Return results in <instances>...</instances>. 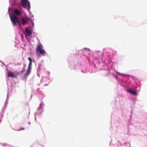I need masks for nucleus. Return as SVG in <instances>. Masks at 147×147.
Masks as SVG:
<instances>
[{"label":"nucleus","mask_w":147,"mask_h":147,"mask_svg":"<svg viewBox=\"0 0 147 147\" xmlns=\"http://www.w3.org/2000/svg\"><path fill=\"white\" fill-rule=\"evenodd\" d=\"M28 59L30 61V62L28 65V68L26 72L24 75V77L25 78L30 74L31 69V67L32 65V59L31 57H29Z\"/></svg>","instance_id":"1"},{"label":"nucleus","mask_w":147,"mask_h":147,"mask_svg":"<svg viewBox=\"0 0 147 147\" xmlns=\"http://www.w3.org/2000/svg\"><path fill=\"white\" fill-rule=\"evenodd\" d=\"M43 46L40 44L37 45L36 47V52H38L39 53L41 54L43 56L45 55L46 52L43 49Z\"/></svg>","instance_id":"2"},{"label":"nucleus","mask_w":147,"mask_h":147,"mask_svg":"<svg viewBox=\"0 0 147 147\" xmlns=\"http://www.w3.org/2000/svg\"><path fill=\"white\" fill-rule=\"evenodd\" d=\"M11 20L13 24L14 25H16V23L18 22L20 27V21L18 20V18L14 15H13L12 16L10 17Z\"/></svg>","instance_id":"3"},{"label":"nucleus","mask_w":147,"mask_h":147,"mask_svg":"<svg viewBox=\"0 0 147 147\" xmlns=\"http://www.w3.org/2000/svg\"><path fill=\"white\" fill-rule=\"evenodd\" d=\"M21 4L22 6L24 8L29 7L30 5L29 2L27 0H22Z\"/></svg>","instance_id":"4"},{"label":"nucleus","mask_w":147,"mask_h":147,"mask_svg":"<svg viewBox=\"0 0 147 147\" xmlns=\"http://www.w3.org/2000/svg\"><path fill=\"white\" fill-rule=\"evenodd\" d=\"M25 31L26 35L28 36H30L32 34L31 31L28 27L26 28Z\"/></svg>","instance_id":"5"},{"label":"nucleus","mask_w":147,"mask_h":147,"mask_svg":"<svg viewBox=\"0 0 147 147\" xmlns=\"http://www.w3.org/2000/svg\"><path fill=\"white\" fill-rule=\"evenodd\" d=\"M127 90L128 92L131 94L133 95H137V92L134 90H132L131 89H128Z\"/></svg>","instance_id":"6"},{"label":"nucleus","mask_w":147,"mask_h":147,"mask_svg":"<svg viewBox=\"0 0 147 147\" xmlns=\"http://www.w3.org/2000/svg\"><path fill=\"white\" fill-rule=\"evenodd\" d=\"M7 76L8 77H11V78H15L16 76L12 72H11L9 71H8L7 73Z\"/></svg>","instance_id":"7"},{"label":"nucleus","mask_w":147,"mask_h":147,"mask_svg":"<svg viewBox=\"0 0 147 147\" xmlns=\"http://www.w3.org/2000/svg\"><path fill=\"white\" fill-rule=\"evenodd\" d=\"M14 13L15 14L17 15H20L21 13L20 11L17 9H16L14 10Z\"/></svg>","instance_id":"8"},{"label":"nucleus","mask_w":147,"mask_h":147,"mask_svg":"<svg viewBox=\"0 0 147 147\" xmlns=\"http://www.w3.org/2000/svg\"><path fill=\"white\" fill-rule=\"evenodd\" d=\"M22 24L23 25H24L26 23V21L25 20L24 18H23L22 19Z\"/></svg>","instance_id":"9"},{"label":"nucleus","mask_w":147,"mask_h":147,"mask_svg":"<svg viewBox=\"0 0 147 147\" xmlns=\"http://www.w3.org/2000/svg\"><path fill=\"white\" fill-rule=\"evenodd\" d=\"M25 66L21 70L20 72V74H21L25 70V65H24Z\"/></svg>","instance_id":"10"},{"label":"nucleus","mask_w":147,"mask_h":147,"mask_svg":"<svg viewBox=\"0 0 147 147\" xmlns=\"http://www.w3.org/2000/svg\"><path fill=\"white\" fill-rule=\"evenodd\" d=\"M26 19L28 20L32 21L31 19L28 17H26Z\"/></svg>","instance_id":"11"},{"label":"nucleus","mask_w":147,"mask_h":147,"mask_svg":"<svg viewBox=\"0 0 147 147\" xmlns=\"http://www.w3.org/2000/svg\"><path fill=\"white\" fill-rule=\"evenodd\" d=\"M15 72L17 75H18L21 74L18 71H16Z\"/></svg>","instance_id":"12"},{"label":"nucleus","mask_w":147,"mask_h":147,"mask_svg":"<svg viewBox=\"0 0 147 147\" xmlns=\"http://www.w3.org/2000/svg\"><path fill=\"white\" fill-rule=\"evenodd\" d=\"M25 129L24 128H23L22 129H20V130H18V131H20V130H24Z\"/></svg>","instance_id":"13"},{"label":"nucleus","mask_w":147,"mask_h":147,"mask_svg":"<svg viewBox=\"0 0 147 147\" xmlns=\"http://www.w3.org/2000/svg\"><path fill=\"white\" fill-rule=\"evenodd\" d=\"M32 26H33V23L32 24Z\"/></svg>","instance_id":"14"},{"label":"nucleus","mask_w":147,"mask_h":147,"mask_svg":"<svg viewBox=\"0 0 147 147\" xmlns=\"http://www.w3.org/2000/svg\"><path fill=\"white\" fill-rule=\"evenodd\" d=\"M32 26H33V23L32 24Z\"/></svg>","instance_id":"15"}]
</instances>
